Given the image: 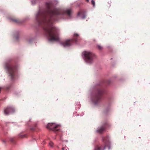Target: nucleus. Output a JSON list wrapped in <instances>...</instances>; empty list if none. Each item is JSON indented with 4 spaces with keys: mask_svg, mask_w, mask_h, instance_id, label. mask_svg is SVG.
Wrapping results in <instances>:
<instances>
[{
    "mask_svg": "<svg viewBox=\"0 0 150 150\" xmlns=\"http://www.w3.org/2000/svg\"><path fill=\"white\" fill-rule=\"evenodd\" d=\"M46 6L48 10L47 13L38 12L36 16V20L39 25L43 28L45 35L48 37L50 41H59V30L52 24L57 20L58 15L66 14L70 16L71 10L68 9L64 11L56 8L51 10V5L49 3H46Z\"/></svg>",
    "mask_w": 150,
    "mask_h": 150,
    "instance_id": "f257e3e1",
    "label": "nucleus"
},
{
    "mask_svg": "<svg viewBox=\"0 0 150 150\" xmlns=\"http://www.w3.org/2000/svg\"><path fill=\"white\" fill-rule=\"evenodd\" d=\"M103 92L104 91L101 86L96 87L91 98L92 101L94 104H97L100 102Z\"/></svg>",
    "mask_w": 150,
    "mask_h": 150,
    "instance_id": "f03ea898",
    "label": "nucleus"
},
{
    "mask_svg": "<svg viewBox=\"0 0 150 150\" xmlns=\"http://www.w3.org/2000/svg\"><path fill=\"white\" fill-rule=\"evenodd\" d=\"M5 68L7 71L11 79L12 80H13L16 70V66L10 63H8L6 64Z\"/></svg>",
    "mask_w": 150,
    "mask_h": 150,
    "instance_id": "7ed1b4c3",
    "label": "nucleus"
},
{
    "mask_svg": "<svg viewBox=\"0 0 150 150\" xmlns=\"http://www.w3.org/2000/svg\"><path fill=\"white\" fill-rule=\"evenodd\" d=\"M84 59L88 63H91L96 58L95 55L92 52L88 51H84L83 52Z\"/></svg>",
    "mask_w": 150,
    "mask_h": 150,
    "instance_id": "20e7f679",
    "label": "nucleus"
},
{
    "mask_svg": "<svg viewBox=\"0 0 150 150\" xmlns=\"http://www.w3.org/2000/svg\"><path fill=\"white\" fill-rule=\"evenodd\" d=\"M79 35L75 33L74 34L73 38L70 40H67L64 41L60 42V44L64 47H67L71 45L72 44L76 42L78 40Z\"/></svg>",
    "mask_w": 150,
    "mask_h": 150,
    "instance_id": "39448f33",
    "label": "nucleus"
},
{
    "mask_svg": "<svg viewBox=\"0 0 150 150\" xmlns=\"http://www.w3.org/2000/svg\"><path fill=\"white\" fill-rule=\"evenodd\" d=\"M103 141L104 145L101 146L100 147L97 146L95 147L94 150H104L106 147H108L109 149H110V141L109 137L107 136L106 137H103Z\"/></svg>",
    "mask_w": 150,
    "mask_h": 150,
    "instance_id": "423d86ee",
    "label": "nucleus"
},
{
    "mask_svg": "<svg viewBox=\"0 0 150 150\" xmlns=\"http://www.w3.org/2000/svg\"><path fill=\"white\" fill-rule=\"evenodd\" d=\"M58 125L54 123H48L46 126V127L48 129L52 130L54 131H57L58 130V129H57Z\"/></svg>",
    "mask_w": 150,
    "mask_h": 150,
    "instance_id": "0eeeda50",
    "label": "nucleus"
},
{
    "mask_svg": "<svg viewBox=\"0 0 150 150\" xmlns=\"http://www.w3.org/2000/svg\"><path fill=\"white\" fill-rule=\"evenodd\" d=\"M15 111L13 107H8L4 110V113L6 115H8L10 113H13Z\"/></svg>",
    "mask_w": 150,
    "mask_h": 150,
    "instance_id": "6e6552de",
    "label": "nucleus"
},
{
    "mask_svg": "<svg viewBox=\"0 0 150 150\" xmlns=\"http://www.w3.org/2000/svg\"><path fill=\"white\" fill-rule=\"evenodd\" d=\"M109 126L108 124L107 123H105L104 125L101 127L100 128L97 130V131L98 133L101 134L104 130L106 127H108Z\"/></svg>",
    "mask_w": 150,
    "mask_h": 150,
    "instance_id": "1a4fd4ad",
    "label": "nucleus"
},
{
    "mask_svg": "<svg viewBox=\"0 0 150 150\" xmlns=\"http://www.w3.org/2000/svg\"><path fill=\"white\" fill-rule=\"evenodd\" d=\"M11 20L12 21L17 23H18L20 22L18 19L16 18H11Z\"/></svg>",
    "mask_w": 150,
    "mask_h": 150,
    "instance_id": "9d476101",
    "label": "nucleus"
},
{
    "mask_svg": "<svg viewBox=\"0 0 150 150\" xmlns=\"http://www.w3.org/2000/svg\"><path fill=\"white\" fill-rule=\"evenodd\" d=\"M97 47L99 50H101L103 49L102 47L100 45H98Z\"/></svg>",
    "mask_w": 150,
    "mask_h": 150,
    "instance_id": "9b49d317",
    "label": "nucleus"
},
{
    "mask_svg": "<svg viewBox=\"0 0 150 150\" xmlns=\"http://www.w3.org/2000/svg\"><path fill=\"white\" fill-rule=\"evenodd\" d=\"M91 4L93 5V7H94L95 6V1L93 0H91Z\"/></svg>",
    "mask_w": 150,
    "mask_h": 150,
    "instance_id": "f8f14e48",
    "label": "nucleus"
},
{
    "mask_svg": "<svg viewBox=\"0 0 150 150\" xmlns=\"http://www.w3.org/2000/svg\"><path fill=\"white\" fill-rule=\"evenodd\" d=\"M111 1H109L108 3V5H107V6L109 8L111 6Z\"/></svg>",
    "mask_w": 150,
    "mask_h": 150,
    "instance_id": "ddd939ff",
    "label": "nucleus"
},
{
    "mask_svg": "<svg viewBox=\"0 0 150 150\" xmlns=\"http://www.w3.org/2000/svg\"><path fill=\"white\" fill-rule=\"evenodd\" d=\"M10 141L11 142L13 143L14 142V139L13 138H11L10 139Z\"/></svg>",
    "mask_w": 150,
    "mask_h": 150,
    "instance_id": "4468645a",
    "label": "nucleus"
},
{
    "mask_svg": "<svg viewBox=\"0 0 150 150\" xmlns=\"http://www.w3.org/2000/svg\"><path fill=\"white\" fill-rule=\"evenodd\" d=\"M49 145L51 146L52 147L53 145V143L52 142H50L49 143Z\"/></svg>",
    "mask_w": 150,
    "mask_h": 150,
    "instance_id": "2eb2a0df",
    "label": "nucleus"
},
{
    "mask_svg": "<svg viewBox=\"0 0 150 150\" xmlns=\"http://www.w3.org/2000/svg\"><path fill=\"white\" fill-rule=\"evenodd\" d=\"M81 14H82L81 12L80 11L78 13V15L79 16V15H81Z\"/></svg>",
    "mask_w": 150,
    "mask_h": 150,
    "instance_id": "dca6fc26",
    "label": "nucleus"
},
{
    "mask_svg": "<svg viewBox=\"0 0 150 150\" xmlns=\"http://www.w3.org/2000/svg\"><path fill=\"white\" fill-rule=\"evenodd\" d=\"M85 17H86V16L85 15H84V16H83L82 17V18H85Z\"/></svg>",
    "mask_w": 150,
    "mask_h": 150,
    "instance_id": "f3484780",
    "label": "nucleus"
},
{
    "mask_svg": "<svg viewBox=\"0 0 150 150\" xmlns=\"http://www.w3.org/2000/svg\"><path fill=\"white\" fill-rule=\"evenodd\" d=\"M64 149H65V148H64V147H63L62 148V150H64Z\"/></svg>",
    "mask_w": 150,
    "mask_h": 150,
    "instance_id": "a211bd4d",
    "label": "nucleus"
},
{
    "mask_svg": "<svg viewBox=\"0 0 150 150\" xmlns=\"http://www.w3.org/2000/svg\"><path fill=\"white\" fill-rule=\"evenodd\" d=\"M10 88V87H7V89L8 90Z\"/></svg>",
    "mask_w": 150,
    "mask_h": 150,
    "instance_id": "6ab92c4d",
    "label": "nucleus"
},
{
    "mask_svg": "<svg viewBox=\"0 0 150 150\" xmlns=\"http://www.w3.org/2000/svg\"><path fill=\"white\" fill-rule=\"evenodd\" d=\"M86 1L87 2H88L89 1V0H86Z\"/></svg>",
    "mask_w": 150,
    "mask_h": 150,
    "instance_id": "aec40b11",
    "label": "nucleus"
},
{
    "mask_svg": "<svg viewBox=\"0 0 150 150\" xmlns=\"http://www.w3.org/2000/svg\"><path fill=\"white\" fill-rule=\"evenodd\" d=\"M108 82H109L108 83H109H109H110V81H108Z\"/></svg>",
    "mask_w": 150,
    "mask_h": 150,
    "instance_id": "412c9836",
    "label": "nucleus"
},
{
    "mask_svg": "<svg viewBox=\"0 0 150 150\" xmlns=\"http://www.w3.org/2000/svg\"><path fill=\"white\" fill-rule=\"evenodd\" d=\"M3 142H5V141H4V140L3 141Z\"/></svg>",
    "mask_w": 150,
    "mask_h": 150,
    "instance_id": "4be33fe9",
    "label": "nucleus"
}]
</instances>
